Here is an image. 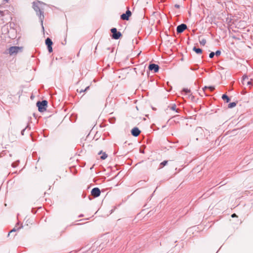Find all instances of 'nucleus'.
Returning <instances> with one entry per match:
<instances>
[{
    "label": "nucleus",
    "instance_id": "bb28decb",
    "mask_svg": "<svg viewBox=\"0 0 253 253\" xmlns=\"http://www.w3.org/2000/svg\"><path fill=\"white\" fill-rule=\"evenodd\" d=\"M214 54L215 55H216V56H218L221 54V51L219 50H217L214 52Z\"/></svg>",
    "mask_w": 253,
    "mask_h": 253
},
{
    "label": "nucleus",
    "instance_id": "f03ea898",
    "mask_svg": "<svg viewBox=\"0 0 253 253\" xmlns=\"http://www.w3.org/2000/svg\"><path fill=\"white\" fill-rule=\"evenodd\" d=\"M47 101L46 100H43L42 101H37L36 105L38 108V110L40 112H43L46 109L47 106Z\"/></svg>",
    "mask_w": 253,
    "mask_h": 253
},
{
    "label": "nucleus",
    "instance_id": "7c9ffc66",
    "mask_svg": "<svg viewBox=\"0 0 253 253\" xmlns=\"http://www.w3.org/2000/svg\"><path fill=\"white\" fill-rule=\"evenodd\" d=\"M139 152L142 154H144L145 153L144 149L142 147H140L139 149Z\"/></svg>",
    "mask_w": 253,
    "mask_h": 253
},
{
    "label": "nucleus",
    "instance_id": "4468645a",
    "mask_svg": "<svg viewBox=\"0 0 253 253\" xmlns=\"http://www.w3.org/2000/svg\"><path fill=\"white\" fill-rule=\"evenodd\" d=\"M191 92V91L189 89L187 88H184L182 90V94L183 95H189Z\"/></svg>",
    "mask_w": 253,
    "mask_h": 253
},
{
    "label": "nucleus",
    "instance_id": "2f4dec72",
    "mask_svg": "<svg viewBox=\"0 0 253 253\" xmlns=\"http://www.w3.org/2000/svg\"><path fill=\"white\" fill-rule=\"evenodd\" d=\"M115 120H116V119H115V118H114V117H113V118H111V119H110V122L111 123L113 124V123H115Z\"/></svg>",
    "mask_w": 253,
    "mask_h": 253
},
{
    "label": "nucleus",
    "instance_id": "39448f33",
    "mask_svg": "<svg viewBox=\"0 0 253 253\" xmlns=\"http://www.w3.org/2000/svg\"><path fill=\"white\" fill-rule=\"evenodd\" d=\"M22 47L13 46L9 48L8 51L10 55H13L17 53L19 51L21 50Z\"/></svg>",
    "mask_w": 253,
    "mask_h": 253
},
{
    "label": "nucleus",
    "instance_id": "473e14b6",
    "mask_svg": "<svg viewBox=\"0 0 253 253\" xmlns=\"http://www.w3.org/2000/svg\"><path fill=\"white\" fill-rule=\"evenodd\" d=\"M31 211L33 213L35 214L36 213L37 211L35 208H32Z\"/></svg>",
    "mask_w": 253,
    "mask_h": 253
},
{
    "label": "nucleus",
    "instance_id": "9d476101",
    "mask_svg": "<svg viewBox=\"0 0 253 253\" xmlns=\"http://www.w3.org/2000/svg\"><path fill=\"white\" fill-rule=\"evenodd\" d=\"M101 191L99 188L95 187L91 190V194L95 198H97L100 195Z\"/></svg>",
    "mask_w": 253,
    "mask_h": 253
},
{
    "label": "nucleus",
    "instance_id": "c85d7f7f",
    "mask_svg": "<svg viewBox=\"0 0 253 253\" xmlns=\"http://www.w3.org/2000/svg\"><path fill=\"white\" fill-rule=\"evenodd\" d=\"M246 85H253V83H252V80H248L247 82V84H246Z\"/></svg>",
    "mask_w": 253,
    "mask_h": 253
},
{
    "label": "nucleus",
    "instance_id": "f704fd0d",
    "mask_svg": "<svg viewBox=\"0 0 253 253\" xmlns=\"http://www.w3.org/2000/svg\"><path fill=\"white\" fill-rule=\"evenodd\" d=\"M174 6H175V7H176V8H179V7H180L179 5L177 4H175V5H174Z\"/></svg>",
    "mask_w": 253,
    "mask_h": 253
},
{
    "label": "nucleus",
    "instance_id": "a19ab883",
    "mask_svg": "<svg viewBox=\"0 0 253 253\" xmlns=\"http://www.w3.org/2000/svg\"><path fill=\"white\" fill-rule=\"evenodd\" d=\"M126 141L125 143H124V144H126Z\"/></svg>",
    "mask_w": 253,
    "mask_h": 253
},
{
    "label": "nucleus",
    "instance_id": "5701e85b",
    "mask_svg": "<svg viewBox=\"0 0 253 253\" xmlns=\"http://www.w3.org/2000/svg\"><path fill=\"white\" fill-rule=\"evenodd\" d=\"M200 43L201 45L204 46L206 43V40L205 39H202L201 41H200Z\"/></svg>",
    "mask_w": 253,
    "mask_h": 253
},
{
    "label": "nucleus",
    "instance_id": "ea45409f",
    "mask_svg": "<svg viewBox=\"0 0 253 253\" xmlns=\"http://www.w3.org/2000/svg\"><path fill=\"white\" fill-rule=\"evenodd\" d=\"M5 2H8L9 0H3Z\"/></svg>",
    "mask_w": 253,
    "mask_h": 253
},
{
    "label": "nucleus",
    "instance_id": "4be33fe9",
    "mask_svg": "<svg viewBox=\"0 0 253 253\" xmlns=\"http://www.w3.org/2000/svg\"><path fill=\"white\" fill-rule=\"evenodd\" d=\"M168 163V161L167 160H165V161H163L162 162H161L160 163L161 167H163L165 166L166 165H167Z\"/></svg>",
    "mask_w": 253,
    "mask_h": 253
},
{
    "label": "nucleus",
    "instance_id": "ddd939ff",
    "mask_svg": "<svg viewBox=\"0 0 253 253\" xmlns=\"http://www.w3.org/2000/svg\"><path fill=\"white\" fill-rule=\"evenodd\" d=\"M222 99L226 103H228L230 101V97L226 94H223L221 97Z\"/></svg>",
    "mask_w": 253,
    "mask_h": 253
},
{
    "label": "nucleus",
    "instance_id": "f3484780",
    "mask_svg": "<svg viewBox=\"0 0 253 253\" xmlns=\"http://www.w3.org/2000/svg\"><path fill=\"white\" fill-rule=\"evenodd\" d=\"M237 105V103L236 102H230L228 105V107L229 108H232L235 107Z\"/></svg>",
    "mask_w": 253,
    "mask_h": 253
},
{
    "label": "nucleus",
    "instance_id": "7ed1b4c3",
    "mask_svg": "<svg viewBox=\"0 0 253 253\" xmlns=\"http://www.w3.org/2000/svg\"><path fill=\"white\" fill-rule=\"evenodd\" d=\"M196 135L197 136L196 140L199 139H203L205 136L204 130L201 127H197L195 130Z\"/></svg>",
    "mask_w": 253,
    "mask_h": 253
},
{
    "label": "nucleus",
    "instance_id": "4c0bfd02",
    "mask_svg": "<svg viewBox=\"0 0 253 253\" xmlns=\"http://www.w3.org/2000/svg\"><path fill=\"white\" fill-rule=\"evenodd\" d=\"M43 136L44 137H47L48 135L46 134H44Z\"/></svg>",
    "mask_w": 253,
    "mask_h": 253
},
{
    "label": "nucleus",
    "instance_id": "393cba45",
    "mask_svg": "<svg viewBox=\"0 0 253 253\" xmlns=\"http://www.w3.org/2000/svg\"><path fill=\"white\" fill-rule=\"evenodd\" d=\"M29 129H30V127L29 126V125H27V126H26L25 128H24V129H23L22 130V131H21V134H22V135H24V132H25V130H26L27 128H29Z\"/></svg>",
    "mask_w": 253,
    "mask_h": 253
},
{
    "label": "nucleus",
    "instance_id": "aec40b11",
    "mask_svg": "<svg viewBox=\"0 0 253 253\" xmlns=\"http://www.w3.org/2000/svg\"><path fill=\"white\" fill-rule=\"evenodd\" d=\"M107 157V154L105 152H103L102 155L100 157V159L102 160H104L106 159Z\"/></svg>",
    "mask_w": 253,
    "mask_h": 253
},
{
    "label": "nucleus",
    "instance_id": "a878e982",
    "mask_svg": "<svg viewBox=\"0 0 253 253\" xmlns=\"http://www.w3.org/2000/svg\"><path fill=\"white\" fill-rule=\"evenodd\" d=\"M89 89V86H87L84 89H81L79 92L80 93L84 92L86 91Z\"/></svg>",
    "mask_w": 253,
    "mask_h": 253
},
{
    "label": "nucleus",
    "instance_id": "20e7f679",
    "mask_svg": "<svg viewBox=\"0 0 253 253\" xmlns=\"http://www.w3.org/2000/svg\"><path fill=\"white\" fill-rule=\"evenodd\" d=\"M110 31L112 33L111 37L113 39L118 40L122 36V33L118 31L116 28H112Z\"/></svg>",
    "mask_w": 253,
    "mask_h": 253
},
{
    "label": "nucleus",
    "instance_id": "2eb2a0df",
    "mask_svg": "<svg viewBox=\"0 0 253 253\" xmlns=\"http://www.w3.org/2000/svg\"><path fill=\"white\" fill-rule=\"evenodd\" d=\"M193 50L197 54H200L202 53L203 50L201 48H197L196 46L193 47Z\"/></svg>",
    "mask_w": 253,
    "mask_h": 253
},
{
    "label": "nucleus",
    "instance_id": "412c9836",
    "mask_svg": "<svg viewBox=\"0 0 253 253\" xmlns=\"http://www.w3.org/2000/svg\"><path fill=\"white\" fill-rule=\"evenodd\" d=\"M20 162L19 160H17L15 161V162L13 163L11 165L12 167L13 168H16L19 164Z\"/></svg>",
    "mask_w": 253,
    "mask_h": 253
},
{
    "label": "nucleus",
    "instance_id": "dca6fc26",
    "mask_svg": "<svg viewBox=\"0 0 253 253\" xmlns=\"http://www.w3.org/2000/svg\"><path fill=\"white\" fill-rule=\"evenodd\" d=\"M169 108H170V110L172 111H175L176 113H179V111L178 109H176V105L175 104H172V105L170 106H168Z\"/></svg>",
    "mask_w": 253,
    "mask_h": 253
},
{
    "label": "nucleus",
    "instance_id": "b1692460",
    "mask_svg": "<svg viewBox=\"0 0 253 253\" xmlns=\"http://www.w3.org/2000/svg\"><path fill=\"white\" fill-rule=\"evenodd\" d=\"M208 89V86H205L203 88V92L204 93H205V94L206 95V96H207L208 95V94L206 92V90Z\"/></svg>",
    "mask_w": 253,
    "mask_h": 253
},
{
    "label": "nucleus",
    "instance_id": "6ab92c4d",
    "mask_svg": "<svg viewBox=\"0 0 253 253\" xmlns=\"http://www.w3.org/2000/svg\"><path fill=\"white\" fill-rule=\"evenodd\" d=\"M199 69V66L197 64L194 65L190 67V69L193 71L197 70Z\"/></svg>",
    "mask_w": 253,
    "mask_h": 253
},
{
    "label": "nucleus",
    "instance_id": "cd10ccee",
    "mask_svg": "<svg viewBox=\"0 0 253 253\" xmlns=\"http://www.w3.org/2000/svg\"><path fill=\"white\" fill-rule=\"evenodd\" d=\"M214 55H215L214 52L212 51L209 54V57L210 58H212Z\"/></svg>",
    "mask_w": 253,
    "mask_h": 253
},
{
    "label": "nucleus",
    "instance_id": "e433bc0d",
    "mask_svg": "<svg viewBox=\"0 0 253 253\" xmlns=\"http://www.w3.org/2000/svg\"><path fill=\"white\" fill-rule=\"evenodd\" d=\"M103 152H102V151H100L99 152H98V155H100L101 154H103Z\"/></svg>",
    "mask_w": 253,
    "mask_h": 253
},
{
    "label": "nucleus",
    "instance_id": "a211bd4d",
    "mask_svg": "<svg viewBox=\"0 0 253 253\" xmlns=\"http://www.w3.org/2000/svg\"><path fill=\"white\" fill-rule=\"evenodd\" d=\"M249 80V78L247 76H243L242 80V82L243 84H246L247 81Z\"/></svg>",
    "mask_w": 253,
    "mask_h": 253
},
{
    "label": "nucleus",
    "instance_id": "1a4fd4ad",
    "mask_svg": "<svg viewBox=\"0 0 253 253\" xmlns=\"http://www.w3.org/2000/svg\"><path fill=\"white\" fill-rule=\"evenodd\" d=\"M187 28V25L184 24L182 23L177 26L176 27V32L177 34H181L183 33L184 30H185Z\"/></svg>",
    "mask_w": 253,
    "mask_h": 253
},
{
    "label": "nucleus",
    "instance_id": "423d86ee",
    "mask_svg": "<svg viewBox=\"0 0 253 253\" xmlns=\"http://www.w3.org/2000/svg\"><path fill=\"white\" fill-rule=\"evenodd\" d=\"M45 43L46 45L47 46V48L48 49V51L49 53H51L52 52V44L53 42L52 40L49 38H47L45 40Z\"/></svg>",
    "mask_w": 253,
    "mask_h": 253
},
{
    "label": "nucleus",
    "instance_id": "9b49d317",
    "mask_svg": "<svg viewBox=\"0 0 253 253\" xmlns=\"http://www.w3.org/2000/svg\"><path fill=\"white\" fill-rule=\"evenodd\" d=\"M140 132V130L137 127H134L131 130V134L134 137L138 136Z\"/></svg>",
    "mask_w": 253,
    "mask_h": 253
},
{
    "label": "nucleus",
    "instance_id": "c756f323",
    "mask_svg": "<svg viewBox=\"0 0 253 253\" xmlns=\"http://www.w3.org/2000/svg\"><path fill=\"white\" fill-rule=\"evenodd\" d=\"M214 87L213 86H208V89L211 91H212L214 89Z\"/></svg>",
    "mask_w": 253,
    "mask_h": 253
},
{
    "label": "nucleus",
    "instance_id": "58836bf2",
    "mask_svg": "<svg viewBox=\"0 0 253 253\" xmlns=\"http://www.w3.org/2000/svg\"><path fill=\"white\" fill-rule=\"evenodd\" d=\"M83 216H84L83 214H81L80 215H79V217H83Z\"/></svg>",
    "mask_w": 253,
    "mask_h": 253
},
{
    "label": "nucleus",
    "instance_id": "f8f14e48",
    "mask_svg": "<svg viewBox=\"0 0 253 253\" xmlns=\"http://www.w3.org/2000/svg\"><path fill=\"white\" fill-rule=\"evenodd\" d=\"M18 225H19V223H17V225H16L9 232L8 236L9 235L10 233H11L13 232H15L23 227V225L22 224H21V225L20 226H18Z\"/></svg>",
    "mask_w": 253,
    "mask_h": 253
},
{
    "label": "nucleus",
    "instance_id": "6e6552de",
    "mask_svg": "<svg viewBox=\"0 0 253 253\" xmlns=\"http://www.w3.org/2000/svg\"><path fill=\"white\" fill-rule=\"evenodd\" d=\"M131 15V12L129 10L128 8L127 10L125 13H123L121 15V19L123 20H128L129 17Z\"/></svg>",
    "mask_w": 253,
    "mask_h": 253
},
{
    "label": "nucleus",
    "instance_id": "f257e3e1",
    "mask_svg": "<svg viewBox=\"0 0 253 253\" xmlns=\"http://www.w3.org/2000/svg\"><path fill=\"white\" fill-rule=\"evenodd\" d=\"M42 5H45V4L43 2H41L40 1H38V2L34 1L33 2V7L36 11L37 15L39 16V18L41 22V24L42 25V27L43 29V21L44 19V12L43 8L42 7Z\"/></svg>",
    "mask_w": 253,
    "mask_h": 253
},
{
    "label": "nucleus",
    "instance_id": "72a5a7b5",
    "mask_svg": "<svg viewBox=\"0 0 253 253\" xmlns=\"http://www.w3.org/2000/svg\"><path fill=\"white\" fill-rule=\"evenodd\" d=\"M231 216L232 217H236L237 216V215L235 214V213H233L231 215Z\"/></svg>",
    "mask_w": 253,
    "mask_h": 253
},
{
    "label": "nucleus",
    "instance_id": "c9c22d12",
    "mask_svg": "<svg viewBox=\"0 0 253 253\" xmlns=\"http://www.w3.org/2000/svg\"><path fill=\"white\" fill-rule=\"evenodd\" d=\"M0 14H1L2 16L3 15V12L0 10Z\"/></svg>",
    "mask_w": 253,
    "mask_h": 253
},
{
    "label": "nucleus",
    "instance_id": "0eeeda50",
    "mask_svg": "<svg viewBox=\"0 0 253 253\" xmlns=\"http://www.w3.org/2000/svg\"><path fill=\"white\" fill-rule=\"evenodd\" d=\"M148 69L149 71H153L154 73H156L159 72L160 67L158 64L151 63L149 65Z\"/></svg>",
    "mask_w": 253,
    "mask_h": 253
}]
</instances>
